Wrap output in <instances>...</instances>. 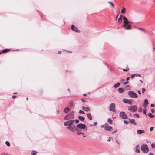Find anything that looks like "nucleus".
<instances>
[{
	"mask_svg": "<svg viewBox=\"0 0 155 155\" xmlns=\"http://www.w3.org/2000/svg\"><path fill=\"white\" fill-rule=\"evenodd\" d=\"M67 122H68V125L69 126H71L74 122V120H71L68 121H67Z\"/></svg>",
	"mask_w": 155,
	"mask_h": 155,
	"instance_id": "18",
	"label": "nucleus"
},
{
	"mask_svg": "<svg viewBox=\"0 0 155 155\" xmlns=\"http://www.w3.org/2000/svg\"><path fill=\"white\" fill-rule=\"evenodd\" d=\"M124 23L125 25L124 26V27H125L126 26H127L129 23V22L128 21V19L125 16H123Z\"/></svg>",
	"mask_w": 155,
	"mask_h": 155,
	"instance_id": "7",
	"label": "nucleus"
},
{
	"mask_svg": "<svg viewBox=\"0 0 155 155\" xmlns=\"http://www.w3.org/2000/svg\"><path fill=\"white\" fill-rule=\"evenodd\" d=\"M123 102L125 103H128L131 105L132 104V101L129 99H124L123 100Z\"/></svg>",
	"mask_w": 155,
	"mask_h": 155,
	"instance_id": "11",
	"label": "nucleus"
},
{
	"mask_svg": "<svg viewBox=\"0 0 155 155\" xmlns=\"http://www.w3.org/2000/svg\"><path fill=\"white\" fill-rule=\"evenodd\" d=\"M138 93H139V94H141V93L140 92V91H138Z\"/></svg>",
	"mask_w": 155,
	"mask_h": 155,
	"instance_id": "59",
	"label": "nucleus"
},
{
	"mask_svg": "<svg viewBox=\"0 0 155 155\" xmlns=\"http://www.w3.org/2000/svg\"><path fill=\"white\" fill-rule=\"evenodd\" d=\"M117 132V130H116L114 132L112 133V134L115 133L116 132Z\"/></svg>",
	"mask_w": 155,
	"mask_h": 155,
	"instance_id": "62",
	"label": "nucleus"
},
{
	"mask_svg": "<svg viewBox=\"0 0 155 155\" xmlns=\"http://www.w3.org/2000/svg\"><path fill=\"white\" fill-rule=\"evenodd\" d=\"M139 81H140L141 83H143V81L142 80H139Z\"/></svg>",
	"mask_w": 155,
	"mask_h": 155,
	"instance_id": "64",
	"label": "nucleus"
},
{
	"mask_svg": "<svg viewBox=\"0 0 155 155\" xmlns=\"http://www.w3.org/2000/svg\"><path fill=\"white\" fill-rule=\"evenodd\" d=\"M37 153V152L33 150L31 152V154L32 155H36Z\"/></svg>",
	"mask_w": 155,
	"mask_h": 155,
	"instance_id": "29",
	"label": "nucleus"
},
{
	"mask_svg": "<svg viewBox=\"0 0 155 155\" xmlns=\"http://www.w3.org/2000/svg\"><path fill=\"white\" fill-rule=\"evenodd\" d=\"M118 91L119 92L121 93L124 92V89L123 88H120L118 89Z\"/></svg>",
	"mask_w": 155,
	"mask_h": 155,
	"instance_id": "22",
	"label": "nucleus"
},
{
	"mask_svg": "<svg viewBox=\"0 0 155 155\" xmlns=\"http://www.w3.org/2000/svg\"><path fill=\"white\" fill-rule=\"evenodd\" d=\"M76 130L77 133L78 132L81 133V130L80 128H79V127H78L77 128Z\"/></svg>",
	"mask_w": 155,
	"mask_h": 155,
	"instance_id": "27",
	"label": "nucleus"
},
{
	"mask_svg": "<svg viewBox=\"0 0 155 155\" xmlns=\"http://www.w3.org/2000/svg\"><path fill=\"white\" fill-rule=\"evenodd\" d=\"M82 108L86 112H88L90 111V109L88 107L82 106Z\"/></svg>",
	"mask_w": 155,
	"mask_h": 155,
	"instance_id": "14",
	"label": "nucleus"
},
{
	"mask_svg": "<svg viewBox=\"0 0 155 155\" xmlns=\"http://www.w3.org/2000/svg\"><path fill=\"white\" fill-rule=\"evenodd\" d=\"M153 127H151L150 128V131H152L153 129Z\"/></svg>",
	"mask_w": 155,
	"mask_h": 155,
	"instance_id": "45",
	"label": "nucleus"
},
{
	"mask_svg": "<svg viewBox=\"0 0 155 155\" xmlns=\"http://www.w3.org/2000/svg\"><path fill=\"white\" fill-rule=\"evenodd\" d=\"M79 112L80 113L83 114H85L84 112L82 110H80Z\"/></svg>",
	"mask_w": 155,
	"mask_h": 155,
	"instance_id": "37",
	"label": "nucleus"
},
{
	"mask_svg": "<svg viewBox=\"0 0 155 155\" xmlns=\"http://www.w3.org/2000/svg\"><path fill=\"white\" fill-rule=\"evenodd\" d=\"M87 115L88 118L90 120H91L92 119L90 113H87Z\"/></svg>",
	"mask_w": 155,
	"mask_h": 155,
	"instance_id": "21",
	"label": "nucleus"
},
{
	"mask_svg": "<svg viewBox=\"0 0 155 155\" xmlns=\"http://www.w3.org/2000/svg\"><path fill=\"white\" fill-rule=\"evenodd\" d=\"M108 122H109L110 124H112V121L111 119L110 118H109L108 120Z\"/></svg>",
	"mask_w": 155,
	"mask_h": 155,
	"instance_id": "32",
	"label": "nucleus"
},
{
	"mask_svg": "<svg viewBox=\"0 0 155 155\" xmlns=\"http://www.w3.org/2000/svg\"><path fill=\"white\" fill-rule=\"evenodd\" d=\"M124 122L126 124H127L129 122V121H128L127 120H124Z\"/></svg>",
	"mask_w": 155,
	"mask_h": 155,
	"instance_id": "44",
	"label": "nucleus"
},
{
	"mask_svg": "<svg viewBox=\"0 0 155 155\" xmlns=\"http://www.w3.org/2000/svg\"><path fill=\"white\" fill-rule=\"evenodd\" d=\"M125 81V80L124 79H122L120 80V81L121 82H123Z\"/></svg>",
	"mask_w": 155,
	"mask_h": 155,
	"instance_id": "52",
	"label": "nucleus"
},
{
	"mask_svg": "<svg viewBox=\"0 0 155 155\" xmlns=\"http://www.w3.org/2000/svg\"><path fill=\"white\" fill-rule=\"evenodd\" d=\"M61 52L60 51H58V53L59 54H61Z\"/></svg>",
	"mask_w": 155,
	"mask_h": 155,
	"instance_id": "53",
	"label": "nucleus"
},
{
	"mask_svg": "<svg viewBox=\"0 0 155 155\" xmlns=\"http://www.w3.org/2000/svg\"><path fill=\"white\" fill-rule=\"evenodd\" d=\"M71 29L72 30L76 32H80V31H79V30L78 29V28L76 27H75L73 25H72L71 27Z\"/></svg>",
	"mask_w": 155,
	"mask_h": 155,
	"instance_id": "10",
	"label": "nucleus"
},
{
	"mask_svg": "<svg viewBox=\"0 0 155 155\" xmlns=\"http://www.w3.org/2000/svg\"><path fill=\"white\" fill-rule=\"evenodd\" d=\"M123 16H124L122 15H120V17L118 19V21L120 23H121L122 22V18H123Z\"/></svg>",
	"mask_w": 155,
	"mask_h": 155,
	"instance_id": "15",
	"label": "nucleus"
},
{
	"mask_svg": "<svg viewBox=\"0 0 155 155\" xmlns=\"http://www.w3.org/2000/svg\"><path fill=\"white\" fill-rule=\"evenodd\" d=\"M74 114L73 112H72L69 114L66 115L64 117V119L67 120L70 119H72L74 118Z\"/></svg>",
	"mask_w": 155,
	"mask_h": 155,
	"instance_id": "3",
	"label": "nucleus"
},
{
	"mask_svg": "<svg viewBox=\"0 0 155 155\" xmlns=\"http://www.w3.org/2000/svg\"><path fill=\"white\" fill-rule=\"evenodd\" d=\"M141 150L145 153H147L149 151L147 145L146 144H144L141 146Z\"/></svg>",
	"mask_w": 155,
	"mask_h": 155,
	"instance_id": "2",
	"label": "nucleus"
},
{
	"mask_svg": "<svg viewBox=\"0 0 155 155\" xmlns=\"http://www.w3.org/2000/svg\"><path fill=\"white\" fill-rule=\"evenodd\" d=\"M128 110L129 111L133 112H135L137 110V107L136 106H130L128 108Z\"/></svg>",
	"mask_w": 155,
	"mask_h": 155,
	"instance_id": "5",
	"label": "nucleus"
},
{
	"mask_svg": "<svg viewBox=\"0 0 155 155\" xmlns=\"http://www.w3.org/2000/svg\"><path fill=\"white\" fill-rule=\"evenodd\" d=\"M128 81H127V82H124L123 83V84L124 85H125L127 84H128Z\"/></svg>",
	"mask_w": 155,
	"mask_h": 155,
	"instance_id": "50",
	"label": "nucleus"
},
{
	"mask_svg": "<svg viewBox=\"0 0 155 155\" xmlns=\"http://www.w3.org/2000/svg\"><path fill=\"white\" fill-rule=\"evenodd\" d=\"M135 76H136V74H133V75H132L131 76V78L132 79H133V78H134Z\"/></svg>",
	"mask_w": 155,
	"mask_h": 155,
	"instance_id": "38",
	"label": "nucleus"
},
{
	"mask_svg": "<svg viewBox=\"0 0 155 155\" xmlns=\"http://www.w3.org/2000/svg\"><path fill=\"white\" fill-rule=\"evenodd\" d=\"M121 12L122 14H124L125 13V8H124L121 10Z\"/></svg>",
	"mask_w": 155,
	"mask_h": 155,
	"instance_id": "31",
	"label": "nucleus"
},
{
	"mask_svg": "<svg viewBox=\"0 0 155 155\" xmlns=\"http://www.w3.org/2000/svg\"><path fill=\"white\" fill-rule=\"evenodd\" d=\"M148 155H154V154L152 153H150L148 154Z\"/></svg>",
	"mask_w": 155,
	"mask_h": 155,
	"instance_id": "58",
	"label": "nucleus"
},
{
	"mask_svg": "<svg viewBox=\"0 0 155 155\" xmlns=\"http://www.w3.org/2000/svg\"><path fill=\"white\" fill-rule=\"evenodd\" d=\"M70 105L72 107L73 106V104L72 103H70Z\"/></svg>",
	"mask_w": 155,
	"mask_h": 155,
	"instance_id": "57",
	"label": "nucleus"
},
{
	"mask_svg": "<svg viewBox=\"0 0 155 155\" xmlns=\"http://www.w3.org/2000/svg\"><path fill=\"white\" fill-rule=\"evenodd\" d=\"M77 127L80 128V129H84L86 127V126L81 123H80L77 125Z\"/></svg>",
	"mask_w": 155,
	"mask_h": 155,
	"instance_id": "9",
	"label": "nucleus"
},
{
	"mask_svg": "<svg viewBox=\"0 0 155 155\" xmlns=\"http://www.w3.org/2000/svg\"><path fill=\"white\" fill-rule=\"evenodd\" d=\"M147 115L151 118L155 117V116L152 115L151 113H150L148 114Z\"/></svg>",
	"mask_w": 155,
	"mask_h": 155,
	"instance_id": "20",
	"label": "nucleus"
},
{
	"mask_svg": "<svg viewBox=\"0 0 155 155\" xmlns=\"http://www.w3.org/2000/svg\"><path fill=\"white\" fill-rule=\"evenodd\" d=\"M75 121L76 122V123H78L79 122V120L78 119H76V120H75Z\"/></svg>",
	"mask_w": 155,
	"mask_h": 155,
	"instance_id": "47",
	"label": "nucleus"
},
{
	"mask_svg": "<svg viewBox=\"0 0 155 155\" xmlns=\"http://www.w3.org/2000/svg\"><path fill=\"white\" fill-rule=\"evenodd\" d=\"M151 112L152 113L154 114L155 113V110L153 109H151Z\"/></svg>",
	"mask_w": 155,
	"mask_h": 155,
	"instance_id": "43",
	"label": "nucleus"
},
{
	"mask_svg": "<svg viewBox=\"0 0 155 155\" xmlns=\"http://www.w3.org/2000/svg\"><path fill=\"white\" fill-rule=\"evenodd\" d=\"M115 105L114 103H111L109 106V109L110 111H114L115 110Z\"/></svg>",
	"mask_w": 155,
	"mask_h": 155,
	"instance_id": "8",
	"label": "nucleus"
},
{
	"mask_svg": "<svg viewBox=\"0 0 155 155\" xmlns=\"http://www.w3.org/2000/svg\"><path fill=\"white\" fill-rule=\"evenodd\" d=\"M84 133H80V132H78L77 133V134L78 135H80V134H81V135H84Z\"/></svg>",
	"mask_w": 155,
	"mask_h": 155,
	"instance_id": "42",
	"label": "nucleus"
},
{
	"mask_svg": "<svg viewBox=\"0 0 155 155\" xmlns=\"http://www.w3.org/2000/svg\"><path fill=\"white\" fill-rule=\"evenodd\" d=\"M101 128H104V130L107 131H110L111 129H112L113 127L109 125L107 123H106L104 125L101 126Z\"/></svg>",
	"mask_w": 155,
	"mask_h": 155,
	"instance_id": "1",
	"label": "nucleus"
},
{
	"mask_svg": "<svg viewBox=\"0 0 155 155\" xmlns=\"http://www.w3.org/2000/svg\"><path fill=\"white\" fill-rule=\"evenodd\" d=\"M110 140H111V139H110V137H109V139H108V140H107L108 141H110Z\"/></svg>",
	"mask_w": 155,
	"mask_h": 155,
	"instance_id": "63",
	"label": "nucleus"
},
{
	"mask_svg": "<svg viewBox=\"0 0 155 155\" xmlns=\"http://www.w3.org/2000/svg\"><path fill=\"white\" fill-rule=\"evenodd\" d=\"M130 120V122L132 124H134L135 125H136V123L135 121V120L134 119H132L130 120Z\"/></svg>",
	"mask_w": 155,
	"mask_h": 155,
	"instance_id": "23",
	"label": "nucleus"
},
{
	"mask_svg": "<svg viewBox=\"0 0 155 155\" xmlns=\"http://www.w3.org/2000/svg\"><path fill=\"white\" fill-rule=\"evenodd\" d=\"M118 16H119V14L117 13V16H116V18H115V19L116 20L117 19V18H118Z\"/></svg>",
	"mask_w": 155,
	"mask_h": 155,
	"instance_id": "51",
	"label": "nucleus"
},
{
	"mask_svg": "<svg viewBox=\"0 0 155 155\" xmlns=\"http://www.w3.org/2000/svg\"><path fill=\"white\" fill-rule=\"evenodd\" d=\"M129 70V68H128V65H127L126 68V69H123V71H127L128 70Z\"/></svg>",
	"mask_w": 155,
	"mask_h": 155,
	"instance_id": "28",
	"label": "nucleus"
},
{
	"mask_svg": "<svg viewBox=\"0 0 155 155\" xmlns=\"http://www.w3.org/2000/svg\"><path fill=\"white\" fill-rule=\"evenodd\" d=\"M136 76H137V77L138 76L139 77H141V75L140 74H137V75H136Z\"/></svg>",
	"mask_w": 155,
	"mask_h": 155,
	"instance_id": "55",
	"label": "nucleus"
},
{
	"mask_svg": "<svg viewBox=\"0 0 155 155\" xmlns=\"http://www.w3.org/2000/svg\"><path fill=\"white\" fill-rule=\"evenodd\" d=\"M151 146L152 148H155V144L152 143L151 144Z\"/></svg>",
	"mask_w": 155,
	"mask_h": 155,
	"instance_id": "40",
	"label": "nucleus"
},
{
	"mask_svg": "<svg viewBox=\"0 0 155 155\" xmlns=\"http://www.w3.org/2000/svg\"><path fill=\"white\" fill-rule=\"evenodd\" d=\"M138 111L139 112H141L142 111V109L141 107H140L138 109Z\"/></svg>",
	"mask_w": 155,
	"mask_h": 155,
	"instance_id": "41",
	"label": "nucleus"
},
{
	"mask_svg": "<svg viewBox=\"0 0 155 155\" xmlns=\"http://www.w3.org/2000/svg\"><path fill=\"white\" fill-rule=\"evenodd\" d=\"M128 94L131 97L133 98H137L138 97L137 94L134 91H130L128 92Z\"/></svg>",
	"mask_w": 155,
	"mask_h": 155,
	"instance_id": "4",
	"label": "nucleus"
},
{
	"mask_svg": "<svg viewBox=\"0 0 155 155\" xmlns=\"http://www.w3.org/2000/svg\"><path fill=\"white\" fill-rule=\"evenodd\" d=\"M136 152L138 153H140L139 147L138 145H137L136 146Z\"/></svg>",
	"mask_w": 155,
	"mask_h": 155,
	"instance_id": "24",
	"label": "nucleus"
},
{
	"mask_svg": "<svg viewBox=\"0 0 155 155\" xmlns=\"http://www.w3.org/2000/svg\"><path fill=\"white\" fill-rule=\"evenodd\" d=\"M78 117L81 121H83L84 120V118L83 117L79 116Z\"/></svg>",
	"mask_w": 155,
	"mask_h": 155,
	"instance_id": "25",
	"label": "nucleus"
},
{
	"mask_svg": "<svg viewBox=\"0 0 155 155\" xmlns=\"http://www.w3.org/2000/svg\"><path fill=\"white\" fill-rule=\"evenodd\" d=\"M146 90V89L145 88H143L142 89V91L143 93Z\"/></svg>",
	"mask_w": 155,
	"mask_h": 155,
	"instance_id": "39",
	"label": "nucleus"
},
{
	"mask_svg": "<svg viewBox=\"0 0 155 155\" xmlns=\"http://www.w3.org/2000/svg\"><path fill=\"white\" fill-rule=\"evenodd\" d=\"M154 106H155L154 104H152L150 105V106L151 107H154Z\"/></svg>",
	"mask_w": 155,
	"mask_h": 155,
	"instance_id": "48",
	"label": "nucleus"
},
{
	"mask_svg": "<svg viewBox=\"0 0 155 155\" xmlns=\"http://www.w3.org/2000/svg\"><path fill=\"white\" fill-rule=\"evenodd\" d=\"M57 113L58 114H59L60 113V111L59 110H57Z\"/></svg>",
	"mask_w": 155,
	"mask_h": 155,
	"instance_id": "61",
	"label": "nucleus"
},
{
	"mask_svg": "<svg viewBox=\"0 0 155 155\" xmlns=\"http://www.w3.org/2000/svg\"><path fill=\"white\" fill-rule=\"evenodd\" d=\"M126 30H130L131 29V25H129L127 26H126L125 27H124Z\"/></svg>",
	"mask_w": 155,
	"mask_h": 155,
	"instance_id": "16",
	"label": "nucleus"
},
{
	"mask_svg": "<svg viewBox=\"0 0 155 155\" xmlns=\"http://www.w3.org/2000/svg\"><path fill=\"white\" fill-rule=\"evenodd\" d=\"M8 49H5L3 50L2 51V52L3 53H5V52H7L8 51Z\"/></svg>",
	"mask_w": 155,
	"mask_h": 155,
	"instance_id": "34",
	"label": "nucleus"
},
{
	"mask_svg": "<svg viewBox=\"0 0 155 155\" xmlns=\"http://www.w3.org/2000/svg\"><path fill=\"white\" fill-rule=\"evenodd\" d=\"M129 79H130V78L129 77H128L127 78L126 80L127 81L129 80Z\"/></svg>",
	"mask_w": 155,
	"mask_h": 155,
	"instance_id": "56",
	"label": "nucleus"
},
{
	"mask_svg": "<svg viewBox=\"0 0 155 155\" xmlns=\"http://www.w3.org/2000/svg\"><path fill=\"white\" fill-rule=\"evenodd\" d=\"M64 125L65 126H67L68 125V122L67 121L65 122L64 123Z\"/></svg>",
	"mask_w": 155,
	"mask_h": 155,
	"instance_id": "36",
	"label": "nucleus"
},
{
	"mask_svg": "<svg viewBox=\"0 0 155 155\" xmlns=\"http://www.w3.org/2000/svg\"><path fill=\"white\" fill-rule=\"evenodd\" d=\"M120 116L123 119H127V116L124 112H121L120 113Z\"/></svg>",
	"mask_w": 155,
	"mask_h": 155,
	"instance_id": "6",
	"label": "nucleus"
},
{
	"mask_svg": "<svg viewBox=\"0 0 155 155\" xmlns=\"http://www.w3.org/2000/svg\"><path fill=\"white\" fill-rule=\"evenodd\" d=\"M120 85V84L119 83H118L114 85V87L115 88H117L119 87Z\"/></svg>",
	"mask_w": 155,
	"mask_h": 155,
	"instance_id": "26",
	"label": "nucleus"
},
{
	"mask_svg": "<svg viewBox=\"0 0 155 155\" xmlns=\"http://www.w3.org/2000/svg\"><path fill=\"white\" fill-rule=\"evenodd\" d=\"M16 97V96H13L12 97V98H14Z\"/></svg>",
	"mask_w": 155,
	"mask_h": 155,
	"instance_id": "60",
	"label": "nucleus"
},
{
	"mask_svg": "<svg viewBox=\"0 0 155 155\" xmlns=\"http://www.w3.org/2000/svg\"><path fill=\"white\" fill-rule=\"evenodd\" d=\"M5 144H6V145L8 146H9L10 145V143H9V142L8 141H6L5 142Z\"/></svg>",
	"mask_w": 155,
	"mask_h": 155,
	"instance_id": "35",
	"label": "nucleus"
},
{
	"mask_svg": "<svg viewBox=\"0 0 155 155\" xmlns=\"http://www.w3.org/2000/svg\"><path fill=\"white\" fill-rule=\"evenodd\" d=\"M137 132L138 134H140L142 133H144L145 132L144 130H139L137 131Z\"/></svg>",
	"mask_w": 155,
	"mask_h": 155,
	"instance_id": "17",
	"label": "nucleus"
},
{
	"mask_svg": "<svg viewBox=\"0 0 155 155\" xmlns=\"http://www.w3.org/2000/svg\"><path fill=\"white\" fill-rule=\"evenodd\" d=\"M81 101L83 102H84L85 101V100H84V99H81Z\"/></svg>",
	"mask_w": 155,
	"mask_h": 155,
	"instance_id": "54",
	"label": "nucleus"
},
{
	"mask_svg": "<svg viewBox=\"0 0 155 155\" xmlns=\"http://www.w3.org/2000/svg\"><path fill=\"white\" fill-rule=\"evenodd\" d=\"M143 113L146 114V110H143Z\"/></svg>",
	"mask_w": 155,
	"mask_h": 155,
	"instance_id": "49",
	"label": "nucleus"
},
{
	"mask_svg": "<svg viewBox=\"0 0 155 155\" xmlns=\"http://www.w3.org/2000/svg\"><path fill=\"white\" fill-rule=\"evenodd\" d=\"M108 3H110V4L111 6L113 8H114V5L112 2H111L109 1V2H108Z\"/></svg>",
	"mask_w": 155,
	"mask_h": 155,
	"instance_id": "33",
	"label": "nucleus"
},
{
	"mask_svg": "<svg viewBox=\"0 0 155 155\" xmlns=\"http://www.w3.org/2000/svg\"><path fill=\"white\" fill-rule=\"evenodd\" d=\"M67 128L70 130L71 131L73 132H74L75 131V127L74 126H70L69 127H67Z\"/></svg>",
	"mask_w": 155,
	"mask_h": 155,
	"instance_id": "12",
	"label": "nucleus"
},
{
	"mask_svg": "<svg viewBox=\"0 0 155 155\" xmlns=\"http://www.w3.org/2000/svg\"><path fill=\"white\" fill-rule=\"evenodd\" d=\"M125 89L126 90H130V86L129 85H127L125 87Z\"/></svg>",
	"mask_w": 155,
	"mask_h": 155,
	"instance_id": "30",
	"label": "nucleus"
},
{
	"mask_svg": "<svg viewBox=\"0 0 155 155\" xmlns=\"http://www.w3.org/2000/svg\"><path fill=\"white\" fill-rule=\"evenodd\" d=\"M134 115H136V117L138 118H140V117H139V115L138 114H134Z\"/></svg>",
	"mask_w": 155,
	"mask_h": 155,
	"instance_id": "46",
	"label": "nucleus"
},
{
	"mask_svg": "<svg viewBox=\"0 0 155 155\" xmlns=\"http://www.w3.org/2000/svg\"><path fill=\"white\" fill-rule=\"evenodd\" d=\"M148 104V100L146 99L144 100V103L143 104V106L145 107L146 108Z\"/></svg>",
	"mask_w": 155,
	"mask_h": 155,
	"instance_id": "13",
	"label": "nucleus"
},
{
	"mask_svg": "<svg viewBox=\"0 0 155 155\" xmlns=\"http://www.w3.org/2000/svg\"><path fill=\"white\" fill-rule=\"evenodd\" d=\"M70 110V109L68 107H66L64 109V111L65 113H68L69 112V111Z\"/></svg>",
	"mask_w": 155,
	"mask_h": 155,
	"instance_id": "19",
	"label": "nucleus"
}]
</instances>
